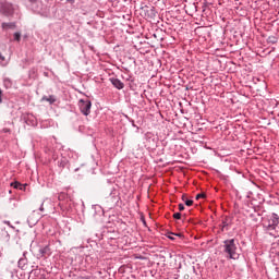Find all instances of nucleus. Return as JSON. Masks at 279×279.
I'll return each mask as SVG.
<instances>
[{
	"label": "nucleus",
	"instance_id": "obj_10",
	"mask_svg": "<svg viewBox=\"0 0 279 279\" xmlns=\"http://www.w3.org/2000/svg\"><path fill=\"white\" fill-rule=\"evenodd\" d=\"M14 40H16V43L21 41V33H14Z\"/></svg>",
	"mask_w": 279,
	"mask_h": 279
},
{
	"label": "nucleus",
	"instance_id": "obj_13",
	"mask_svg": "<svg viewBox=\"0 0 279 279\" xmlns=\"http://www.w3.org/2000/svg\"><path fill=\"white\" fill-rule=\"evenodd\" d=\"M173 219H182V214L180 213L173 214Z\"/></svg>",
	"mask_w": 279,
	"mask_h": 279
},
{
	"label": "nucleus",
	"instance_id": "obj_14",
	"mask_svg": "<svg viewBox=\"0 0 279 279\" xmlns=\"http://www.w3.org/2000/svg\"><path fill=\"white\" fill-rule=\"evenodd\" d=\"M41 254H49V246L41 250Z\"/></svg>",
	"mask_w": 279,
	"mask_h": 279
},
{
	"label": "nucleus",
	"instance_id": "obj_3",
	"mask_svg": "<svg viewBox=\"0 0 279 279\" xmlns=\"http://www.w3.org/2000/svg\"><path fill=\"white\" fill-rule=\"evenodd\" d=\"M80 110L83 114H85V117H88L90 114V107H92V104L89 100H81L80 101Z\"/></svg>",
	"mask_w": 279,
	"mask_h": 279
},
{
	"label": "nucleus",
	"instance_id": "obj_1",
	"mask_svg": "<svg viewBox=\"0 0 279 279\" xmlns=\"http://www.w3.org/2000/svg\"><path fill=\"white\" fill-rule=\"evenodd\" d=\"M225 252L229 255V258H239V253H236V243H234V239L225 241Z\"/></svg>",
	"mask_w": 279,
	"mask_h": 279
},
{
	"label": "nucleus",
	"instance_id": "obj_12",
	"mask_svg": "<svg viewBox=\"0 0 279 279\" xmlns=\"http://www.w3.org/2000/svg\"><path fill=\"white\" fill-rule=\"evenodd\" d=\"M7 8H9V10L8 11H5V14L8 15V16H10V14H12V5H7Z\"/></svg>",
	"mask_w": 279,
	"mask_h": 279
},
{
	"label": "nucleus",
	"instance_id": "obj_9",
	"mask_svg": "<svg viewBox=\"0 0 279 279\" xmlns=\"http://www.w3.org/2000/svg\"><path fill=\"white\" fill-rule=\"evenodd\" d=\"M183 202H185V206H191L193 204V201L186 199V196H182Z\"/></svg>",
	"mask_w": 279,
	"mask_h": 279
},
{
	"label": "nucleus",
	"instance_id": "obj_22",
	"mask_svg": "<svg viewBox=\"0 0 279 279\" xmlns=\"http://www.w3.org/2000/svg\"><path fill=\"white\" fill-rule=\"evenodd\" d=\"M0 257H1V253H0Z\"/></svg>",
	"mask_w": 279,
	"mask_h": 279
},
{
	"label": "nucleus",
	"instance_id": "obj_4",
	"mask_svg": "<svg viewBox=\"0 0 279 279\" xmlns=\"http://www.w3.org/2000/svg\"><path fill=\"white\" fill-rule=\"evenodd\" d=\"M111 84L114 86V88H118V90H122V88L125 86L119 78H111Z\"/></svg>",
	"mask_w": 279,
	"mask_h": 279
},
{
	"label": "nucleus",
	"instance_id": "obj_21",
	"mask_svg": "<svg viewBox=\"0 0 279 279\" xmlns=\"http://www.w3.org/2000/svg\"><path fill=\"white\" fill-rule=\"evenodd\" d=\"M169 239L173 240V236L169 235Z\"/></svg>",
	"mask_w": 279,
	"mask_h": 279
},
{
	"label": "nucleus",
	"instance_id": "obj_17",
	"mask_svg": "<svg viewBox=\"0 0 279 279\" xmlns=\"http://www.w3.org/2000/svg\"><path fill=\"white\" fill-rule=\"evenodd\" d=\"M0 60H2V62L5 60V57H3L1 53H0Z\"/></svg>",
	"mask_w": 279,
	"mask_h": 279
},
{
	"label": "nucleus",
	"instance_id": "obj_19",
	"mask_svg": "<svg viewBox=\"0 0 279 279\" xmlns=\"http://www.w3.org/2000/svg\"><path fill=\"white\" fill-rule=\"evenodd\" d=\"M62 197H64V194H61V195L59 196V199H62Z\"/></svg>",
	"mask_w": 279,
	"mask_h": 279
},
{
	"label": "nucleus",
	"instance_id": "obj_11",
	"mask_svg": "<svg viewBox=\"0 0 279 279\" xmlns=\"http://www.w3.org/2000/svg\"><path fill=\"white\" fill-rule=\"evenodd\" d=\"M206 198V194L205 193H201L196 195V199H204Z\"/></svg>",
	"mask_w": 279,
	"mask_h": 279
},
{
	"label": "nucleus",
	"instance_id": "obj_6",
	"mask_svg": "<svg viewBox=\"0 0 279 279\" xmlns=\"http://www.w3.org/2000/svg\"><path fill=\"white\" fill-rule=\"evenodd\" d=\"M2 29H16L15 23H2Z\"/></svg>",
	"mask_w": 279,
	"mask_h": 279
},
{
	"label": "nucleus",
	"instance_id": "obj_20",
	"mask_svg": "<svg viewBox=\"0 0 279 279\" xmlns=\"http://www.w3.org/2000/svg\"><path fill=\"white\" fill-rule=\"evenodd\" d=\"M39 210H41V211H43V210H45V208L41 206V207L39 208Z\"/></svg>",
	"mask_w": 279,
	"mask_h": 279
},
{
	"label": "nucleus",
	"instance_id": "obj_7",
	"mask_svg": "<svg viewBox=\"0 0 279 279\" xmlns=\"http://www.w3.org/2000/svg\"><path fill=\"white\" fill-rule=\"evenodd\" d=\"M11 186H13V189H20V191H23V189H25V185L21 184L20 182H13L11 183Z\"/></svg>",
	"mask_w": 279,
	"mask_h": 279
},
{
	"label": "nucleus",
	"instance_id": "obj_18",
	"mask_svg": "<svg viewBox=\"0 0 279 279\" xmlns=\"http://www.w3.org/2000/svg\"><path fill=\"white\" fill-rule=\"evenodd\" d=\"M69 3H75V0H66Z\"/></svg>",
	"mask_w": 279,
	"mask_h": 279
},
{
	"label": "nucleus",
	"instance_id": "obj_16",
	"mask_svg": "<svg viewBox=\"0 0 279 279\" xmlns=\"http://www.w3.org/2000/svg\"><path fill=\"white\" fill-rule=\"evenodd\" d=\"M23 263H25V259H20L19 260V265H23Z\"/></svg>",
	"mask_w": 279,
	"mask_h": 279
},
{
	"label": "nucleus",
	"instance_id": "obj_15",
	"mask_svg": "<svg viewBox=\"0 0 279 279\" xmlns=\"http://www.w3.org/2000/svg\"><path fill=\"white\" fill-rule=\"evenodd\" d=\"M179 210H184V205L183 204H179Z\"/></svg>",
	"mask_w": 279,
	"mask_h": 279
},
{
	"label": "nucleus",
	"instance_id": "obj_8",
	"mask_svg": "<svg viewBox=\"0 0 279 279\" xmlns=\"http://www.w3.org/2000/svg\"><path fill=\"white\" fill-rule=\"evenodd\" d=\"M45 101H48L49 104H56V98L53 96L50 97H44L43 98Z\"/></svg>",
	"mask_w": 279,
	"mask_h": 279
},
{
	"label": "nucleus",
	"instance_id": "obj_2",
	"mask_svg": "<svg viewBox=\"0 0 279 279\" xmlns=\"http://www.w3.org/2000/svg\"><path fill=\"white\" fill-rule=\"evenodd\" d=\"M279 223L278 215L271 214L266 219H264V226L267 230H276Z\"/></svg>",
	"mask_w": 279,
	"mask_h": 279
},
{
	"label": "nucleus",
	"instance_id": "obj_5",
	"mask_svg": "<svg viewBox=\"0 0 279 279\" xmlns=\"http://www.w3.org/2000/svg\"><path fill=\"white\" fill-rule=\"evenodd\" d=\"M28 279H45V275H40L39 270H34L31 272V276Z\"/></svg>",
	"mask_w": 279,
	"mask_h": 279
}]
</instances>
